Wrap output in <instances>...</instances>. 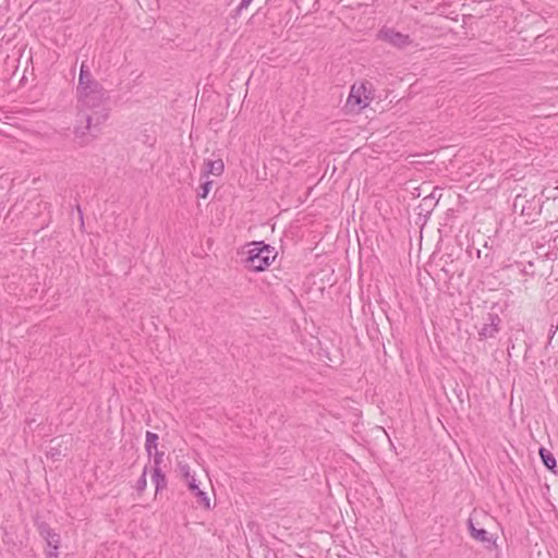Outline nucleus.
I'll return each mask as SVG.
<instances>
[{
	"label": "nucleus",
	"mask_w": 558,
	"mask_h": 558,
	"mask_svg": "<svg viewBox=\"0 0 558 558\" xmlns=\"http://www.w3.org/2000/svg\"><path fill=\"white\" fill-rule=\"evenodd\" d=\"M247 251L244 260L245 267L253 271H264L277 256L275 247L266 244L264 241L253 242Z\"/></svg>",
	"instance_id": "1"
},
{
	"label": "nucleus",
	"mask_w": 558,
	"mask_h": 558,
	"mask_svg": "<svg viewBox=\"0 0 558 558\" xmlns=\"http://www.w3.org/2000/svg\"><path fill=\"white\" fill-rule=\"evenodd\" d=\"M76 90L80 107L90 110L106 109L104 105L109 99V94L99 82L81 87Z\"/></svg>",
	"instance_id": "2"
},
{
	"label": "nucleus",
	"mask_w": 558,
	"mask_h": 558,
	"mask_svg": "<svg viewBox=\"0 0 558 558\" xmlns=\"http://www.w3.org/2000/svg\"><path fill=\"white\" fill-rule=\"evenodd\" d=\"M372 84L368 82L355 83L351 86L350 94L344 105L347 113H359L365 108L369 99Z\"/></svg>",
	"instance_id": "3"
},
{
	"label": "nucleus",
	"mask_w": 558,
	"mask_h": 558,
	"mask_svg": "<svg viewBox=\"0 0 558 558\" xmlns=\"http://www.w3.org/2000/svg\"><path fill=\"white\" fill-rule=\"evenodd\" d=\"M109 117L108 109H84L80 107L76 114V122L84 123L85 130L89 132H98V126L104 123Z\"/></svg>",
	"instance_id": "4"
},
{
	"label": "nucleus",
	"mask_w": 558,
	"mask_h": 558,
	"mask_svg": "<svg viewBox=\"0 0 558 558\" xmlns=\"http://www.w3.org/2000/svg\"><path fill=\"white\" fill-rule=\"evenodd\" d=\"M34 524L39 533V535L46 541L49 550L47 555L49 557H58V549L60 547V535L56 533L53 529L49 526L48 523L41 521L39 518H36Z\"/></svg>",
	"instance_id": "5"
},
{
	"label": "nucleus",
	"mask_w": 558,
	"mask_h": 558,
	"mask_svg": "<svg viewBox=\"0 0 558 558\" xmlns=\"http://www.w3.org/2000/svg\"><path fill=\"white\" fill-rule=\"evenodd\" d=\"M179 469L187 484L189 489L198 498V500H197L198 504L201 506H203L204 508H209L210 499L207 496V494L199 488L194 474H192V472H191L190 465L186 463L185 464L180 463Z\"/></svg>",
	"instance_id": "6"
},
{
	"label": "nucleus",
	"mask_w": 558,
	"mask_h": 558,
	"mask_svg": "<svg viewBox=\"0 0 558 558\" xmlns=\"http://www.w3.org/2000/svg\"><path fill=\"white\" fill-rule=\"evenodd\" d=\"M501 318L496 313H487L485 323L478 330V340L484 341L489 338H495L500 330Z\"/></svg>",
	"instance_id": "7"
},
{
	"label": "nucleus",
	"mask_w": 558,
	"mask_h": 558,
	"mask_svg": "<svg viewBox=\"0 0 558 558\" xmlns=\"http://www.w3.org/2000/svg\"><path fill=\"white\" fill-rule=\"evenodd\" d=\"M468 527H469L470 535L474 539L485 544L486 548L489 549L493 546H495V547L497 546L496 545V539L493 538V536H489L488 532L485 529H477V527H475L472 519L468 520Z\"/></svg>",
	"instance_id": "8"
},
{
	"label": "nucleus",
	"mask_w": 558,
	"mask_h": 558,
	"mask_svg": "<svg viewBox=\"0 0 558 558\" xmlns=\"http://www.w3.org/2000/svg\"><path fill=\"white\" fill-rule=\"evenodd\" d=\"M386 41L399 49H403L412 44L409 35L396 32L392 28H386Z\"/></svg>",
	"instance_id": "9"
},
{
	"label": "nucleus",
	"mask_w": 558,
	"mask_h": 558,
	"mask_svg": "<svg viewBox=\"0 0 558 558\" xmlns=\"http://www.w3.org/2000/svg\"><path fill=\"white\" fill-rule=\"evenodd\" d=\"M225 170V163L222 159L217 160H205L202 177L208 178L210 174L220 175Z\"/></svg>",
	"instance_id": "10"
},
{
	"label": "nucleus",
	"mask_w": 558,
	"mask_h": 558,
	"mask_svg": "<svg viewBox=\"0 0 558 558\" xmlns=\"http://www.w3.org/2000/svg\"><path fill=\"white\" fill-rule=\"evenodd\" d=\"M151 481L155 484V494H159L167 487L168 481L161 468H153Z\"/></svg>",
	"instance_id": "11"
},
{
	"label": "nucleus",
	"mask_w": 558,
	"mask_h": 558,
	"mask_svg": "<svg viewBox=\"0 0 558 558\" xmlns=\"http://www.w3.org/2000/svg\"><path fill=\"white\" fill-rule=\"evenodd\" d=\"M97 81L93 77L88 66L85 64V62H83L81 64V69H80L78 84H77L76 89H80L81 87L88 86L90 84L93 85Z\"/></svg>",
	"instance_id": "12"
},
{
	"label": "nucleus",
	"mask_w": 558,
	"mask_h": 558,
	"mask_svg": "<svg viewBox=\"0 0 558 558\" xmlns=\"http://www.w3.org/2000/svg\"><path fill=\"white\" fill-rule=\"evenodd\" d=\"M145 438V450L147 452L148 458L150 459L153 453L156 452V450H158L157 446L159 436L156 433L147 430Z\"/></svg>",
	"instance_id": "13"
},
{
	"label": "nucleus",
	"mask_w": 558,
	"mask_h": 558,
	"mask_svg": "<svg viewBox=\"0 0 558 558\" xmlns=\"http://www.w3.org/2000/svg\"><path fill=\"white\" fill-rule=\"evenodd\" d=\"M538 453L543 464L547 468V470L555 472L557 462L554 454L544 447L539 448Z\"/></svg>",
	"instance_id": "14"
},
{
	"label": "nucleus",
	"mask_w": 558,
	"mask_h": 558,
	"mask_svg": "<svg viewBox=\"0 0 558 558\" xmlns=\"http://www.w3.org/2000/svg\"><path fill=\"white\" fill-rule=\"evenodd\" d=\"M147 472H148V466L145 465L141 476L138 477V480L136 481V484L134 486L138 495H141L146 489V486H147V478H146Z\"/></svg>",
	"instance_id": "15"
},
{
	"label": "nucleus",
	"mask_w": 558,
	"mask_h": 558,
	"mask_svg": "<svg viewBox=\"0 0 558 558\" xmlns=\"http://www.w3.org/2000/svg\"><path fill=\"white\" fill-rule=\"evenodd\" d=\"M535 209V205L533 201H525L524 204H521V215L527 218L532 217V214Z\"/></svg>",
	"instance_id": "16"
},
{
	"label": "nucleus",
	"mask_w": 558,
	"mask_h": 558,
	"mask_svg": "<svg viewBox=\"0 0 558 558\" xmlns=\"http://www.w3.org/2000/svg\"><path fill=\"white\" fill-rule=\"evenodd\" d=\"M213 182L210 180H206L199 186L197 197L206 198L211 190Z\"/></svg>",
	"instance_id": "17"
},
{
	"label": "nucleus",
	"mask_w": 558,
	"mask_h": 558,
	"mask_svg": "<svg viewBox=\"0 0 558 558\" xmlns=\"http://www.w3.org/2000/svg\"><path fill=\"white\" fill-rule=\"evenodd\" d=\"M163 456H165V452L159 451V450H156V452L153 453V456L150 458V459H153V468H161V463L163 461Z\"/></svg>",
	"instance_id": "18"
},
{
	"label": "nucleus",
	"mask_w": 558,
	"mask_h": 558,
	"mask_svg": "<svg viewBox=\"0 0 558 558\" xmlns=\"http://www.w3.org/2000/svg\"><path fill=\"white\" fill-rule=\"evenodd\" d=\"M89 131L88 130H85V126H84V123H77L75 124L74 126V135L76 137H84Z\"/></svg>",
	"instance_id": "19"
},
{
	"label": "nucleus",
	"mask_w": 558,
	"mask_h": 558,
	"mask_svg": "<svg viewBox=\"0 0 558 558\" xmlns=\"http://www.w3.org/2000/svg\"><path fill=\"white\" fill-rule=\"evenodd\" d=\"M367 332L372 339H379L380 331L375 320H373L372 327L367 326Z\"/></svg>",
	"instance_id": "20"
},
{
	"label": "nucleus",
	"mask_w": 558,
	"mask_h": 558,
	"mask_svg": "<svg viewBox=\"0 0 558 558\" xmlns=\"http://www.w3.org/2000/svg\"><path fill=\"white\" fill-rule=\"evenodd\" d=\"M557 192H558V187L544 189L542 194L544 196H546L547 199H549V198L556 199L558 197Z\"/></svg>",
	"instance_id": "21"
},
{
	"label": "nucleus",
	"mask_w": 558,
	"mask_h": 558,
	"mask_svg": "<svg viewBox=\"0 0 558 558\" xmlns=\"http://www.w3.org/2000/svg\"><path fill=\"white\" fill-rule=\"evenodd\" d=\"M253 0H242L235 9V15H239L243 9H246Z\"/></svg>",
	"instance_id": "22"
},
{
	"label": "nucleus",
	"mask_w": 558,
	"mask_h": 558,
	"mask_svg": "<svg viewBox=\"0 0 558 558\" xmlns=\"http://www.w3.org/2000/svg\"><path fill=\"white\" fill-rule=\"evenodd\" d=\"M521 204H524V197H522L521 195H518L515 198H514V202H513V209L517 211L518 208L521 209Z\"/></svg>",
	"instance_id": "23"
},
{
	"label": "nucleus",
	"mask_w": 558,
	"mask_h": 558,
	"mask_svg": "<svg viewBox=\"0 0 558 558\" xmlns=\"http://www.w3.org/2000/svg\"><path fill=\"white\" fill-rule=\"evenodd\" d=\"M436 204H430V202L428 201L427 196H425L423 198V203L420 205L421 207H423L424 210L428 211L429 208H433Z\"/></svg>",
	"instance_id": "24"
},
{
	"label": "nucleus",
	"mask_w": 558,
	"mask_h": 558,
	"mask_svg": "<svg viewBox=\"0 0 558 558\" xmlns=\"http://www.w3.org/2000/svg\"><path fill=\"white\" fill-rule=\"evenodd\" d=\"M48 456H50V458H52L53 460H58L60 457V450L51 448L50 451L48 452Z\"/></svg>",
	"instance_id": "25"
},
{
	"label": "nucleus",
	"mask_w": 558,
	"mask_h": 558,
	"mask_svg": "<svg viewBox=\"0 0 558 558\" xmlns=\"http://www.w3.org/2000/svg\"><path fill=\"white\" fill-rule=\"evenodd\" d=\"M428 201L430 202V204H436L438 198H436V194H435V191L433 193H430L428 196H427Z\"/></svg>",
	"instance_id": "26"
},
{
	"label": "nucleus",
	"mask_w": 558,
	"mask_h": 558,
	"mask_svg": "<svg viewBox=\"0 0 558 558\" xmlns=\"http://www.w3.org/2000/svg\"><path fill=\"white\" fill-rule=\"evenodd\" d=\"M385 437L388 439L391 449H393L396 454L399 456L400 453L397 451L396 446L393 445V442L391 441V439L389 438V435L387 433L385 434Z\"/></svg>",
	"instance_id": "27"
},
{
	"label": "nucleus",
	"mask_w": 558,
	"mask_h": 558,
	"mask_svg": "<svg viewBox=\"0 0 558 558\" xmlns=\"http://www.w3.org/2000/svg\"><path fill=\"white\" fill-rule=\"evenodd\" d=\"M264 558H278V557H277L276 553L267 550Z\"/></svg>",
	"instance_id": "28"
},
{
	"label": "nucleus",
	"mask_w": 558,
	"mask_h": 558,
	"mask_svg": "<svg viewBox=\"0 0 558 558\" xmlns=\"http://www.w3.org/2000/svg\"><path fill=\"white\" fill-rule=\"evenodd\" d=\"M384 36H385V33H384V27L379 28L377 31V38L378 39H384Z\"/></svg>",
	"instance_id": "29"
},
{
	"label": "nucleus",
	"mask_w": 558,
	"mask_h": 558,
	"mask_svg": "<svg viewBox=\"0 0 558 558\" xmlns=\"http://www.w3.org/2000/svg\"><path fill=\"white\" fill-rule=\"evenodd\" d=\"M556 235L553 238L554 247L558 248V230L555 231Z\"/></svg>",
	"instance_id": "30"
},
{
	"label": "nucleus",
	"mask_w": 558,
	"mask_h": 558,
	"mask_svg": "<svg viewBox=\"0 0 558 558\" xmlns=\"http://www.w3.org/2000/svg\"><path fill=\"white\" fill-rule=\"evenodd\" d=\"M144 143H145V144H147L149 147H153V146H154V141H153V142H150L149 136H148V135L146 136V140L144 141Z\"/></svg>",
	"instance_id": "31"
},
{
	"label": "nucleus",
	"mask_w": 558,
	"mask_h": 558,
	"mask_svg": "<svg viewBox=\"0 0 558 558\" xmlns=\"http://www.w3.org/2000/svg\"><path fill=\"white\" fill-rule=\"evenodd\" d=\"M557 330H558V329H556V325H551V328H550V330H549V332H550V337H553V336L556 333V331H557Z\"/></svg>",
	"instance_id": "32"
},
{
	"label": "nucleus",
	"mask_w": 558,
	"mask_h": 558,
	"mask_svg": "<svg viewBox=\"0 0 558 558\" xmlns=\"http://www.w3.org/2000/svg\"><path fill=\"white\" fill-rule=\"evenodd\" d=\"M77 209H78V214H80L81 219H83V213H82L80 206L77 207Z\"/></svg>",
	"instance_id": "33"
},
{
	"label": "nucleus",
	"mask_w": 558,
	"mask_h": 558,
	"mask_svg": "<svg viewBox=\"0 0 558 558\" xmlns=\"http://www.w3.org/2000/svg\"><path fill=\"white\" fill-rule=\"evenodd\" d=\"M385 318L388 319L389 322H391L387 314L385 315Z\"/></svg>",
	"instance_id": "34"
}]
</instances>
